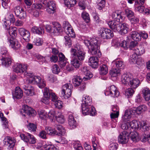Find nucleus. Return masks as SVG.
Listing matches in <instances>:
<instances>
[{
	"instance_id": "nucleus-1",
	"label": "nucleus",
	"mask_w": 150,
	"mask_h": 150,
	"mask_svg": "<svg viewBox=\"0 0 150 150\" xmlns=\"http://www.w3.org/2000/svg\"><path fill=\"white\" fill-rule=\"evenodd\" d=\"M92 102V99L90 97L86 95L83 96L81 109L82 113L84 115H89L93 116L95 115V109L91 105Z\"/></svg>"
},
{
	"instance_id": "nucleus-2",
	"label": "nucleus",
	"mask_w": 150,
	"mask_h": 150,
	"mask_svg": "<svg viewBox=\"0 0 150 150\" xmlns=\"http://www.w3.org/2000/svg\"><path fill=\"white\" fill-rule=\"evenodd\" d=\"M98 41L96 38H93L90 40H86L84 41V43L88 49V52L92 55H96V57H100L101 55L99 47L97 44Z\"/></svg>"
},
{
	"instance_id": "nucleus-3",
	"label": "nucleus",
	"mask_w": 150,
	"mask_h": 150,
	"mask_svg": "<svg viewBox=\"0 0 150 150\" xmlns=\"http://www.w3.org/2000/svg\"><path fill=\"white\" fill-rule=\"evenodd\" d=\"M26 75L29 78L26 80V82L32 84H37L38 87L43 88L45 86V82L43 79H41L40 77L33 75V73H27Z\"/></svg>"
},
{
	"instance_id": "nucleus-4",
	"label": "nucleus",
	"mask_w": 150,
	"mask_h": 150,
	"mask_svg": "<svg viewBox=\"0 0 150 150\" xmlns=\"http://www.w3.org/2000/svg\"><path fill=\"white\" fill-rule=\"evenodd\" d=\"M72 55L74 57H76L80 61H83L85 57V53L82 50L80 45H77L74 48L71 50Z\"/></svg>"
},
{
	"instance_id": "nucleus-5",
	"label": "nucleus",
	"mask_w": 150,
	"mask_h": 150,
	"mask_svg": "<svg viewBox=\"0 0 150 150\" xmlns=\"http://www.w3.org/2000/svg\"><path fill=\"white\" fill-rule=\"evenodd\" d=\"M73 86L71 83H67L62 87L61 96L67 99L70 97L71 94V89Z\"/></svg>"
},
{
	"instance_id": "nucleus-6",
	"label": "nucleus",
	"mask_w": 150,
	"mask_h": 150,
	"mask_svg": "<svg viewBox=\"0 0 150 150\" xmlns=\"http://www.w3.org/2000/svg\"><path fill=\"white\" fill-rule=\"evenodd\" d=\"M45 28L47 32L56 35L58 34L61 29V25L57 22L54 23L52 26L47 25Z\"/></svg>"
},
{
	"instance_id": "nucleus-7",
	"label": "nucleus",
	"mask_w": 150,
	"mask_h": 150,
	"mask_svg": "<svg viewBox=\"0 0 150 150\" xmlns=\"http://www.w3.org/2000/svg\"><path fill=\"white\" fill-rule=\"evenodd\" d=\"M98 34L103 39H108L113 36V32L110 29L100 28L99 30Z\"/></svg>"
},
{
	"instance_id": "nucleus-8",
	"label": "nucleus",
	"mask_w": 150,
	"mask_h": 150,
	"mask_svg": "<svg viewBox=\"0 0 150 150\" xmlns=\"http://www.w3.org/2000/svg\"><path fill=\"white\" fill-rule=\"evenodd\" d=\"M44 4L46 7L47 12L49 14H53L56 9V3L54 1L52 0H49L45 1Z\"/></svg>"
},
{
	"instance_id": "nucleus-9",
	"label": "nucleus",
	"mask_w": 150,
	"mask_h": 150,
	"mask_svg": "<svg viewBox=\"0 0 150 150\" xmlns=\"http://www.w3.org/2000/svg\"><path fill=\"white\" fill-rule=\"evenodd\" d=\"M13 71L17 73L21 74L24 73L26 75L27 66L25 64L16 63L13 67Z\"/></svg>"
},
{
	"instance_id": "nucleus-10",
	"label": "nucleus",
	"mask_w": 150,
	"mask_h": 150,
	"mask_svg": "<svg viewBox=\"0 0 150 150\" xmlns=\"http://www.w3.org/2000/svg\"><path fill=\"white\" fill-rule=\"evenodd\" d=\"M20 113L24 116L26 115H28L30 116H33L35 115L36 112L32 108L26 105H24L22 109L21 110Z\"/></svg>"
},
{
	"instance_id": "nucleus-11",
	"label": "nucleus",
	"mask_w": 150,
	"mask_h": 150,
	"mask_svg": "<svg viewBox=\"0 0 150 150\" xmlns=\"http://www.w3.org/2000/svg\"><path fill=\"white\" fill-rule=\"evenodd\" d=\"M16 141L14 138L11 137H6L4 139L3 142L8 147L10 150H12L15 145Z\"/></svg>"
},
{
	"instance_id": "nucleus-12",
	"label": "nucleus",
	"mask_w": 150,
	"mask_h": 150,
	"mask_svg": "<svg viewBox=\"0 0 150 150\" xmlns=\"http://www.w3.org/2000/svg\"><path fill=\"white\" fill-rule=\"evenodd\" d=\"M129 131L127 132L123 131L121 132L118 138L119 142L122 144H125L127 143L129 139Z\"/></svg>"
},
{
	"instance_id": "nucleus-13",
	"label": "nucleus",
	"mask_w": 150,
	"mask_h": 150,
	"mask_svg": "<svg viewBox=\"0 0 150 150\" xmlns=\"http://www.w3.org/2000/svg\"><path fill=\"white\" fill-rule=\"evenodd\" d=\"M105 94L106 96L110 95L112 97H117L119 96L120 93L115 86L112 85L110 86L108 90L105 92Z\"/></svg>"
},
{
	"instance_id": "nucleus-14",
	"label": "nucleus",
	"mask_w": 150,
	"mask_h": 150,
	"mask_svg": "<svg viewBox=\"0 0 150 150\" xmlns=\"http://www.w3.org/2000/svg\"><path fill=\"white\" fill-rule=\"evenodd\" d=\"M14 12L17 17L21 19L25 18L26 16L25 12L22 8L19 6L15 8Z\"/></svg>"
},
{
	"instance_id": "nucleus-15",
	"label": "nucleus",
	"mask_w": 150,
	"mask_h": 150,
	"mask_svg": "<svg viewBox=\"0 0 150 150\" xmlns=\"http://www.w3.org/2000/svg\"><path fill=\"white\" fill-rule=\"evenodd\" d=\"M18 32L23 39L25 41H28L30 38V33L29 32L23 28H20L18 29Z\"/></svg>"
},
{
	"instance_id": "nucleus-16",
	"label": "nucleus",
	"mask_w": 150,
	"mask_h": 150,
	"mask_svg": "<svg viewBox=\"0 0 150 150\" xmlns=\"http://www.w3.org/2000/svg\"><path fill=\"white\" fill-rule=\"evenodd\" d=\"M120 22L111 21L108 22V24L110 28L114 32L119 31L120 30Z\"/></svg>"
},
{
	"instance_id": "nucleus-17",
	"label": "nucleus",
	"mask_w": 150,
	"mask_h": 150,
	"mask_svg": "<svg viewBox=\"0 0 150 150\" xmlns=\"http://www.w3.org/2000/svg\"><path fill=\"white\" fill-rule=\"evenodd\" d=\"M43 96L41 100L42 102L46 105L49 104V99L50 97V93L48 88L47 87L44 88L43 92Z\"/></svg>"
},
{
	"instance_id": "nucleus-18",
	"label": "nucleus",
	"mask_w": 150,
	"mask_h": 150,
	"mask_svg": "<svg viewBox=\"0 0 150 150\" xmlns=\"http://www.w3.org/2000/svg\"><path fill=\"white\" fill-rule=\"evenodd\" d=\"M134 112V111L132 109L126 110L125 112L124 115L122 117V121L124 122L129 121L132 116L133 115L135 114Z\"/></svg>"
},
{
	"instance_id": "nucleus-19",
	"label": "nucleus",
	"mask_w": 150,
	"mask_h": 150,
	"mask_svg": "<svg viewBox=\"0 0 150 150\" xmlns=\"http://www.w3.org/2000/svg\"><path fill=\"white\" fill-rule=\"evenodd\" d=\"M23 95V92L21 88L18 87H16L14 91L12 92L13 98L15 99H20Z\"/></svg>"
},
{
	"instance_id": "nucleus-20",
	"label": "nucleus",
	"mask_w": 150,
	"mask_h": 150,
	"mask_svg": "<svg viewBox=\"0 0 150 150\" xmlns=\"http://www.w3.org/2000/svg\"><path fill=\"white\" fill-rule=\"evenodd\" d=\"M8 40L10 46L14 50H17L20 47V44L17 40L14 38H11Z\"/></svg>"
},
{
	"instance_id": "nucleus-21",
	"label": "nucleus",
	"mask_w": 150,
	"mask_h": 150,
	"mask_svg": "<svg viewBox=\"0 0 150 150\" xmlns=\"http://www.w3.org/2000/svg\"><path fill=\"white\" fill-rule=\"evenodd\" d=\"M128 39L130 40L131 38L136 42L139 41L141 39V36L140 34V32L138 33L136 31H132L130 33V36L127 37Z\"/></svg>"
},
{
	"instance_id": "nucleus-22",
	"label": "nucleus",
	"mask_w": 150,
	"mask_h": 150,
	"mask_svg": "<svg viewBox=\"0 0 150 150\" xmlns=\"http://www.w3.org/2000/svg\"><path fill=\"white\" fill-rule=\"evenodd\" d=\"M23 87L25 90V92L28 96H32L33 95L34 90L33 88L30 85H28L25 83L23 86Z\"/></svg>"
},
{
	"instance_id": "nucleus-23",
	"label": "nucleus",
	"mask_w": 150,
	"mask_h": 150,
	"mask_svg": "<svg viewBox=\"0 0 150 150\" xmlns=\"http://www.w3.org/2000/svg\"><path fill=\"white\" fill-rule=\"evenodd\" d=\"M88 63L89 65L93 68H96L98 66V59L97 57H91L89 59Z\"/></svg>"
},
{
	"instance_id": "nucleus-24",
	"label": "nucleus",
	"mask_w": 150,
	"mask_h": 150,
	"mask_svg": "<svg viewBox=\"0 0 150 150\" xmlns=\"http://www.w3.org/2000/svg\"><path fill=\"white\" fill-rule=\"evenodd\" d=\"M120 28V30H119V31L121 35L127 33L129 30L128 25L125 23H121Z\"/></svg>"
},
{
	"instance_id": "nucleus-25",
	"label": "nucleus",
	"mask_w": 150,
	"mask_h": 150,
	"mask_svg": "<svg viewBox=\"0 0 150 150\" xmlns=\"http://www.w3.org/2000/svg\"><path fill=\"white\" fill-rule=\"evenodd\" d=\"M139 81L138 79L131 77L128 85L133 88H135L139 86Z\"/></svg>"
},
{
	"instance_id": "nucleus-26",
	"label": "nucleus",
	"mask_w": 150,
	"mask_h": 150,
	"mask_svg": "<svg viewBox=\"0 0 150 150\" xmlns=\"http://www.w3.org/2000/svg\"><path fill=\"white\" fill-rule=\"evenodd\" d=\"M81 61L77 59L76 57H74L72 56V58L71 60V63L74 68L78 69L82 64Z\"/></svg>"
},
{
	"instance_id": "nucleus-27",
	"label": "nucleus",
	"mask_w": 150,
	"mask_h": 150,
	"mask_svg": "<svg viewBox=\"0 0 150 150\" xmlns=\"http://www.w3.org/2000/svg\"><path fill=\"white\" fill-rule=\"evenodd\" d=\"M112 17L113 19L112 21L122 22L123 20V17L118 11L113 12Z\"/></svg>"
},
{
	"instance_id": "nucleus-28",
	"label": "nucleus",
	"mask_w": 150,
	"mask_h": 150,
	"mask_svg": "<svg viewBox=\"0 0 150 150\" xmlns=\"http://www.w3.org/2000/svg\"><path fill=\"white\" fill-rule=\"evenodd\" d=\"M68 121L70 128L71 129H74L76 127V121L74 120V117L72 115H69Z\"/></svg>"
},
{
	"instance_id": "nucleus-29",
	"label": "nucleus",
	"mask_w": 150,
	"mask_h": 150,
	"mask_svg": "<svg viewBox=\"0 0 150 150\" xmlns=\"http://www.w3.org/2000/svg\"><path fill=\"white\" fill-rule=\"evenodd\" d=\"M58 56L59 57V63L61 67L62 68L66 64L67 59L62 52H60Z\"/></svg>"
},
{
	"instance_id": "nucleus-30",
	"label": "nucleus",
	"mask_w": 150,
	"mask_h": 150,
	"mask_svg": "<svg viewBox=\"0 0 150 150\" xmlns=\"http://www.w3.org/2000/svg\"><path fill=\"white\" fill-rule=\"evenodd\" d=\"M55 118L58 122L61 124L64 123L65 121L64 116L60 112L58 111L56 113Z\"/></svg>"
},
{
	"instance_id": "nucleus-31",
	"label": "nucleus",
	"mask_w": 150,
	"mask_h": 150,
	"mask_svg": "<svg viewBox=\"0 0 150 150\" xmlns=\"http://www.w3.org/2000/svg\"><path fill=\"white\" fill-rule=\"evenodd\" d=\"M131 78V76H129V74H124L122 76V82L125 84H129Z\"/></svg>"
},
{
	"instance_id": "nucleus-32",
	"label": "nucleus",
	"mask_w": 150,
	"mask_h": 150,
	"mask_svg": "<svg viewBox=\"0 0 150 150\" xmlns=\"http://www.w3.org/2000/svg\"><path fill=\"white\" fill-rule=\"evenodd\" d=\"M129 124L131 129H138L140 127V121L134 120L131 122Z\"/></svg>"
},
{
	"instance_id": "nucleus-33",
	"label": "nucleus",
	"mask_w": 150,
	"mask_h": 150,
	"mask_svg": "<svg viewBox=\"0 0 150 150\" xmlns=\"http://www.w3.org/2000/svg\"><path fill=\"white\" fill-rule=\"evenodd\" d=\"M140 127L143 132L149 131L150 129V126L144 121H140Z\"/></svg>"
},
{
	"instance_id": "nucleus-34",
	"label": "nucleus",
	"mask_w": 150,
	"mask_h": 150,
	"mask_svg": "<svg viewBox=\"0 0 150 150\" xmlns=\"http://www.w3.org/2000/svg\"><path fill=\"white\" fill-rule=\"evenodd\" d=\"M134 51V52L137 55H141L145 52V50L144 47L141 45H138Z\"/></svg>"
},
{
	"instance_id": "nucleus-35",
	"label": "nucleus",
	"mask_w": 150,
	"mask_h": 150,
	"mask_svg": "<svg viewBox=\"0 0 150 150\" xmlns=\"http://www.w3.org/2000/svg\"><path fill=\"white\" fill-rule=\"evenodd\" d=\"M65 5L69 8L74 6L77 2L76 0H64Z\"/></svg>"
},
{
	"instance_id": "nucleus-36",
	"label": "nucleus",
	"mask_w": 150,
	"mask_h": 150,
	"mask_svg": "<svg viewBox=\"0 0 150 150\" xmlns=\"http://www.w3.org/2000/svg\"><path fill=\"white\" fill-rule=\"evenodd\" d=\"M1 61L2 64L6 67L10 65L12 62V59L9 57L2 58Z\"/></svg>"
},
{
	"instance_id": "nucleus-37",
	"label": "nucleus",
	"mask_w": 150,
	"mask_h": 150,
	"mask_svg": "<svg viewBox=\"0 0 150 150\" xmlns=\"http://www.w3.org/2000/svg\"><path fill=\"white\" fill-rule=\"evenodd\" d=\"M57 129L58 130V132L56 131V135L59 136H62L64 135L66 133V130L61 125H58Z\"/></svg>"
},
{
	"instance_id": "nucleus-38",
	"label": "nucleus",
	"mask_w": 150,
	"mask_h": 150,
	"mask_svg": "<svg viewBox=\"0 0 150 150\" xmlns=\"http://www.w3.org/2000/svg\"><path fill=\"white\" fill-rule=\"evenodd\" d=\"M20 137H21L22 140H23L26 142L32 143L33 142L34 140L32 139V140H28V137H31L30 136V134L27 133L25 134H21Z\"/></svg>"
},
{
	"instance_id": "nucleus-39",
	"label": "nucleus",
	"mask_w": 150,
	"mask_h": 150,
	"mask_svg": "<svg viewBox=\"0 0 150 150\" xmlns=\"http://www.w3.org/2000/svg\"><path fill=\"white\" fill-rule=\"evenodd\" d=\"M121 127L123 129H124L126 132H127L128 131H129V133L131 132V129L129 123L128 122H124L123 121L122 122L121 125Z\"/></svg>"
},
{
	"instance_id": "nucleus-40",
	"label": "nucleus",
	"mask_w": 150,
	"mask_h": 150,
	"mask_svg": "<svg viewBox=\"0 0 150 150\" xmlns=\"http://www.w3.org/2000/svg\"><path fill=\"white\" fill-rule=\"evenodd\" d=\"M112 63L115 65L117 69H123L124 67V64L123 62L120 59H116Z\"/></svg>"
},
{
	"instance_id": "nucleus-41",
	"label": "nucleus",
	"mask_w": 150,
	"mask_h": 150,
	"mask_svg": "<svg viewBox=\"0 0 150 150\" xmlns=\"http://www.w3.org/2000/svg\"><path fill=\"white\" fill-rule=\"evenodd\" d=\"M129 134H130L131 139L133 142H136L139 139L138 134L137 132L134 130L132 131L131 130Z\"/></svg>"
},
{
	"instance_id": "nucleus-42",
	"label": "nucleus",
	"mask_w": 150,
	"mask_h": 150,
	"mask_svg": "<svg viewBox=\"0 0 150 150\" xmlns=\"http://www.w3.org/2000/svg\"><path fill=\"white\" fill-rule=\"evenodd\" d=\"M72 83L75 86H79L82 82L81 78L79 76H75L72 79Z\"/></svg>"
},
{
	"instance_id": "nucleus-43",
	"label": "nucleus",
	"mask_w": 150,
	"mask_h": 150,
	"mask_svg": "<svg viewBox=\"0 0 150 150\" xmlns=\"http://www.w3.org/2000/svg\"><path fill=\"white\" fill-rule=\"evenodd\" d=\"M147 107L145 105H142L136 108L133 109L134 111L135 114H139L141 113V112L144 111L146 110Z\"/></svg>"
},
{
	"instance_id": "nucleus-44",
	"label": "nucleus",
	"mask_w": 150,
	"mask_h": 150,
	"mask_svg": "<svg viewBox=\"0 0 150 150\" xmlns=\"http://www.w3.org/2000/svg\"><path fill=\"white\" fill-rule=\"evenodd\" d=\"M144 97L146 101H149L150 99V90L147 88H145L142 91Z\"/></svg>"
},
{
	"instance_id": "nucleus-45",
	"label": "nucleus",
	"mask_w": 150,
	"mask_h": 150,
	"mask_svg": "<svg viewBox=\"0 0 150 150\" xmlns=\"http://www.w3.org/2000/svg\"><path fill=\"white\" fill-rule=\"evenodd\" d=\"M31 30L34 33L39 35L42 34L44 33V30L41 27L34 26L32 28Z\"/></svg>"
},
{
	"instance_id": "nucleus-46",
	"label": "nucleus",
	"mask_w": 150,
	"mask_h": 150,
	"mask_svg": "<svg viewBox=\"0 0 150 150\" xmlns=\"http://www.w3.org/2000/svg\"><path fill=\"white\" fill-rule=\"evenodd\" d=\"M16 30V28L14 27H10L9 28L8 32L9 34L13 38L17 35Z\"/></svg>"
},
{
	"instance_id": "nucleus-47",
	"label": "nucleus",
	"mask_w": 150,
	"mask_h": 150,
	"mask_svg": "<svg viewBox=\"0 0 150 150\" xmlns=\"http://www.w3.org/2000/svg\"><path fill=\"white\" fill-rule=\"evenodd\" d=\"M64 31L67 35H69L71 37H74L75 36V33L71 25L68 28L66 29Z\"/></svg>"
},
{
	"instance_id": "nucleus-48",
	"label": "nucleus",
	"mask_w": 150,
	"mask_h": 150,
	"mask_svg": "<svg viewBox=\"0 0 150 150\" xmlns=\"http://www.w3.org/2000/svg\"><path fill=\"white\" fill-rule=\"evenodd\" d=\"M70 37H71L69 35H67L64 37L65 45L69 47H71L72 44V41Z\"/></svg>"
},
{
	"instance_id": "nucleus-49",
	"label": "nucleus",
	"mask_w": 150,
	"mask_h": 150,
	"mask_svg": "<svg viewBox=\"0 0 150 150\" xmlns=\"http://www.w3.org/2000/svg\"><path fill=\"white\" fill-rule=\"evenodd\" d=\"M33 43L37 46H40L43 43V40L42 39L37 37L34 38Z\"/></svg>"
},
{
	"instance_id": "nucleus-50",
	"label": "nucleus",
	"mask_w": 150,
	"mask_h": 150,
	"mask_svg": "<svg viewBox=\"0 0 150 150\" xmlns=\"http://www.w3.org/2000/svg\"><path fill=\"white\" fill-rule=\"evenodd\" d=\"M108 67L105 64H103L100 66L99 73L101 75H105L108 73Z\"/></svg>"
},
{
	"instance_id": "nucleus-51",
	"label": "nucleus",
	"mask_w": 150,
	"mask_h": 150,
	"mask_svg": "<svg viewBox=\"0 0 150 150\" xmlns=\"http://www.w3.org/2000/svg\"><path fill=\"white\" fill-rule=\"evenodd\" d=\"M120 72V70L119 69L113 68L111 70L110 73L112 77H115L119 74Z\"/></svg>"
},
{
	"instance_id": "nucleus-52",
	"label": "nucleus",
	"mask_w": 150,
	"mask_h": 150,
	"mask_svg": "<svg viewBox=\"0 0 150 150\" xmlns=\"http://www.w3.org/2000/svg\"><path fill=\"white\" fill-rule=\"evenodd\" d=\"M45 130L47 133L49 135L53 136L56 135V131L54 129H52L51 127H45Z\"/></svg>"
},
{
	"instance_id": "nucleus-53",
	"label": "nucleus",
	"mask_w": 150,
	"mask_h": 150,
	"mask_svg": "<svg viewBox=\"0 0 150 150\" xmlns=\"http://www.w3.org/2000/svg\"><path fill=\"white\" fill-rule=\"evenodd\" d=\"M43 146L45 150H59L54 145L49 144H46Z\"/></svg>"
},
{
	"instance_id": "nucleus-54",
	"label": "nucleus",
	"mask_w": 150,
	"mask_h": 150,
	"mask_svg": "<svg viewBox=\"0 0 150 150\" xmlns=\"http://www.w3.org/2000/svg\"><path fill=\"white\" fill-rule=\"evenodd\" d=\"M81 17L86 23H88L90 21L89 14L85 11L83 12L82 13Z\"/></svg>"
},
{
	"instance_id": "nucleus-55",
	"label": "nucleus",
	"mask_w": 150,
	"mask_h": 150,
	"mask_svg": "<svg viewBox=\"0 0 150 150\" xmlns=\"http://www.w3.org/2000/svg\"><path fill=\"white\" fill-rule=\"evenodd\" d=\"M129 39L127 38V41H125V40H123L122 41H121L119 44L120 46L121 47L125 49H126L128 48V42L130 41V40L129 39Z\"/></svg>"
},
{
	"instance_id": "nucleus-56",
	"label": "nucleus",
	"mask_w": 150,
	"mask_h": 150,
	"mask_svg": "<svg viewBox=\"0 0 150 150\" xmlns=\"http://www.w3.org/2000/svg\"><path fill=\"white\" fill-rule=\"evenodd\" d=\"M134 92V91L131 88L127 89L125 91V95L127 96V98H129L132 96Z\"/></svg>"
},
{
	"instance_id": "nucleus-57",
	"label": "nucleus",
	"mask_w": 150,
	"mask_h": 150,
	"mask_svg": "<svg viewBox=\"0 0 150 150\" xmlns=\"http://www.w3.org/2000/svg\"><path fill=\"white\" fill-rule=\"evenodd\" d=\"M64 69H66L68 71H71L74 70V67L73 66V65L69 64L67 62H66V64L64 66H63Z\"/></svg>"
},
{
	"instance_id": "nucleus-58",
	"label": "nucleus",
	"mask_w": 150,
	"mask_h": 150,
	"mask_svg": "<svg viewBox=\"0 0 150 150\" xmlns=\"http://www.w3.org/2000/svg\"><path fill=\"white\" fill-rule=\"evenodd\" d=\"M29 130L32 131H35L37 128V126L36 125L33 123H30L27 126Z\"/></svg>"
},
{
	"instance_id": "nucleus-59",
	"label": "nucleus",
	"mask_w": 150,
	"mask_h": 150,
	"mask_svg": "<svg viewBox=\"0 0 150 150\" xmlns=\"http://www.w3.org/2000/svg\"><path fill=\"white\" fill-rule=\"evenodd\" d=\"M56 112H55V111L53 110H51L48 112L47 115L50 119H51L52 121H53L54 117H55V114Z\"/></svg>"
},
{
	"instance_id": "nucleus-60",
	"label": "nucleus",
	"mask_w": 150,
	"mask_h": 150,
	"mask_svg": "<svg viewBox=\"0 0 150 150\" xmlns=\"http://www.w3.org/2000/svg\"><path fill=\"white\" fill-rule=\"evenodd\" d=\"M137 42L134 41H132L130 42V44L129 46V48L130 50L134 51L135 48L137 47L138 45H137Z\"/></svg>"
},
{
	"instance_id": "nucleus-61",
	"label": "nucleus",
	"mask_w": 150,
	"mask_h": 150,
	"mask_svg": "<svg viewBox=\"0 0 150 150\" xmlns=\"http://www.w3.org/2000/svg\"><path fill=\"white\" fill-rule=\"evenodd\" d=\"M52 72L55 74H58L60 72V69L58 66L56 64H54L52 67Z\"/></svg>"
},
{
	"instance_id": "nucleus-62",
	"label": "nucleus",
	"mask_w": 150,
	"mask_h": 150,
	"mask_svg": "<svg viewBox=\"0 0 150 150\" xmlns=\"http://www.w3.org/2000/svg\"><path fill=\"white\" fill-rule=\"evenodd\" d=\"M142 4H141L140 3V5H138V6H135V10L140 13L143 12L144 11L145 8V7L142 6Z\"/></svg>"
},
{
	"instance_id": "nucleus-63",
	"label": "nucleus",
	"mask_w": 150,
	"mask_h": 150,
	"mask_svg": "<svg viewBox=\"0 0 150 150\" xmlns=\"http://www.w3.org/2000/svg\"><path fill=\"white\" fill-rule=\"evenodd\" d=\"M74 144V147L76 150H83V147L79 142H75Z\"/></svg>"
},
{
	"instance_id": "nucleus-64",
	"label": "nucleus",
	"mask_w": 150,
	"mask_h": 150,
	"mask_svg": "<svg viewBox=\"0 0 150 150\" xmlns=\"http://www.w3.org/2000/svg\"><path fill=\"white\" fill-rule=\"evenodd\" d=\"M125 14L126 16L128 18L132 17L134 15L133 12L128 9H126L125 10Z\"/></svg>"
}]
</instances>
